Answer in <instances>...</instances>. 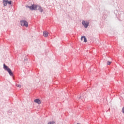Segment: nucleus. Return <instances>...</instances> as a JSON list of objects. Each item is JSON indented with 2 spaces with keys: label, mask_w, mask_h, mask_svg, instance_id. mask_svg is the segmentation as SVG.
<instances>
[{
  "label": "nucleus",
  "mask_w": 124,
  "mask_h": 124,
  "mask_svg": "<svg viewBox=\"0 0 124 124\" xmlns=\"http://www.w3.org/2000/svg\"><path fill=\"white\" fill-rule=\"evenodd\" d=\"M3 67L4 69H5V70H6L11 76H13V73H12V71H11L10 68H8V67L6 66L5 64H3Z\"/></svg>",
  "instance_id": "nucleus-1"
},
{
  "label": "nucleus",
  "mask_w": 124,
  "mask_h": 124,
  "mask_svg": "<svg viewBox=\"0 0 124 124\" xmlns=\"http://www.w3.org/2000/svg\"><path fill=\"white\" fill-rule=\"evenodd\" d=\"M21 26L23 27H26V28H28L29 24L28 23V22L26 20H21L20 22Z\"/></svg>",
  "instance_id": "nucleus-2"
},
{
  "label": "nucleus",
  "mask_w": 124,
  "mask_h": 124,
  "mask_svg": "<svg viewBox=\"0 0 124 124\" xmlns=\"http://www.w3.org/2000/svg\"><path fill=\"white\" fill-rule=\"evenodd\" d=\"M28 7L30 9V10H37L38 5L33 4L31 5V6H28Z\"/></svg>",
  "instance_id": "nucleus-3"
},
{
  "label": "nucleus",
  "mask_w": 124,
  "mask_h": 124,
  "mask_svg": "<svg viewBox=\"0 0 124 124\" xmlns=\"http://www.w3.org/2000/svg\"><path fill=\"white\" fill-rule=\"evenodd\" d=\"M82 24L84 26V28H87L89 26L90 23L88 21H85L83 20L82 22Z\"/></svg>",
  "instance_id": "nucleus-4"
},
{
  "label": "nucleus",
  "mask_w": 124,
  "mask_h": 124,
  "mask_svg": "<svg viewBox=\"0 0 124 124\" xmlns=\"http://www.w3.org/2000/svg\"><path fill=\"white\" fill-rule=\"evenodd\" d=\"M34 102H35V103H37L38 104H41V101H40V100L39 99L34 100Z\"/></svg>",
  "instance_id": "nucleus-5"
},
{
  "label": "nucleus",
  "mask_w": 124,
  "mask_h": 124,
  "mask_svg": "<svg viewBox=\"0 0 124 124\" xmlns=\"http://www.w3.org/2000/svg\"><path fill=\"white\" fill-rule=\"evenodd\" d=\"M48 34H49V32H48V31H44V36H45V37H47Z\"/></svg>",
  "instance_id": "nucleus-6"
},
{
  "label": "nucleus",
  "mask_w": 124,
  "mask_h": 124,
  "mask_svg": "<svg viewBox=\"0 0 124 124\" xmlns=\"http://www.w3.org/2000/svg\"><path fill=\"white\" fill-rule=\"evenodd\" d=\"M83 38L84 39V42H87V38L85 36H82L81 37V41H83Z\"/></svg>",
  "instance_id": "nucleus-7"
},
{
  "label": "nucleus",
  "mask_w": 124,
  "mask_h": 124,
  "mask_svg": "<svg viewBox=\"0 0 124 124\" xmlns=\"http://www.w3.org/2000/svg\"><path fill=\"white\" fill-rule=\"evenodd\" d=\"M38 10H39L40 12H43V9L41 8L40 6L38 5Z\"/></svg>",
  "instance_id": "nucleus-8"
},
{
  "label": "nucleus",
  "mask_w": 124,
  "mask_h": 124,
  "mask_svg": "<svg viewBox=\"0 0 124 124\" xmlns=\"http://www.w3.org/2000/svg\"><path fill=\"white\" fill-rule=\"evenodd\" d=\"M3 3L4 4V6H6V5H7L8 1L7 0H3Z\"/></svg>",
  "instance_id": "nucleus-9"
},
{
  "label": "nucleus",
  "mask_w": 124,
  "mask_h": 124,
  "mask_svg": "<svg viewBox=\"0 0 124 124\" xmlns=\"http://www.w3.org/2000/svg\"><path fill=\"white\" fill-rule=\"evenodd\" d=\"M107 63L108 65H110L112 63V62H108Z\"/></svg>",
  "instance_id": "nucleus-10"
},
{
  "label": "nucleus",
  "mask_w": 124,
  "mask_h": 124,
  "mask_svg": "<svg viewBox=\"0 0 124 124\" xmlns=\"http://www.w3.org/2000/svg\"><path fill=\"white\" fill-rule=\"evenodd\" d=\"M55 124V122H49L48 124Z\"/></svg>",
  "instance_id": "nucleus-11"
},
{
  "label": "nucleus",
  "mask_w": 124,
  "mask_h": 124,
  "mask_svg": "<svg viewBox=\"0 0 124 124\" xmlns=\"http://www.w3.org/2000/svg\"><path fill=\"white\" fill-rule=\"evenodd\" d=\"M16 87H18V88H21V85L19 84H17Z\"/></svg>",
  "instance_id": "nucleus-12"
},
{
  "label": "nucleus",
  "mask_w": 124,
  "mask_h": 124,
  "mask_svg": "<svg viewBox=\"0 0 124 124\" xmlns=\"http://www.w3.org/2000/svg\"><path fill=\"white\" fill-rule=\"evenodd\" d=\"M122 112L124 114V107L122 108Z\"/></svg>",
  "instance_id": "nucleus-13"
},
{
  "label": "nucleus",
  "mask_w": 124,
  "mask_h": 124,
  "mask_svg": "<svg viewBox=\"0 0 124 124\" xmlns=\"http://www.w3.org/2000/svg\"><path fill=\"white\" fill-rule=\"evenodd\" d=\"M8 3L9 4H11V1H8Z\"/></svg>",
  "instance_id": "nucleus-14"
}]
</instances>
